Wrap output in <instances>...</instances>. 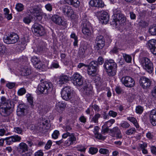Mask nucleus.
<instances>
[{
	"mask_svg": "<svg viewBox=\"0 0 156 156\" xmlns=\"http://www.w3.org/2000/svg\"><path fill=\"white\" fill-rule=\"evenodd\" d=\"M0 103V114L4 117L9 115L13 111L14 108V104L11 103L9 99L6 100L4 96L1 98Z\"/></svg>",
	"mask_w": 156,
	"mask_h": 156,
	"instance_id": "nucleus-1",
	"label": "nucleus"
},
{
	"mask_svg": "<svg viewBox=\"0 0 156 156\" xmlns=\"http://www.w3.org/2000/svg\"><path fill=\"white\" fill-rule=\"evenodd\" d=\"M53 88V85L51 83L44 81L39 84L37 87V91L39 94H47L51 92Z\"/></svg>",
	"mask_w": 156,
	"mask_h": 156,
	"instance_id": "nucleus-2",
	"label": "nucleus"
},
{
	"mask_svg": "<svg viewBox=\"0 0 156 156\" xmlns=\"http://www.w3.org/2000/svg\"><path fill=\"white\" fill-rule=\"evenodd\" d=\"M103 66L109 76H113L115 74L117 65L113 60L110 59L105 61Z\"/></svg>",
	"mask_w": 156,
	"mask_h": 156,
	"instance_id": "nucleus-3",
	"label": "nucleus"
},
{
	"mask_svg": "<svg viewBox=\"0 0 156 156\" xmlns=\"http://www.w3.org/2000/svg\"><path fill=\"white\" fill-rule=\"evenodd\" d=\"M141 64L144 68L149 73H151L153 71L154 67L153 63L147 58H143L140 60Z\"/></svg>",
	"mask_w": 156,
	"mask_h": 156,
	"instance_id": "nucleus-4",
	"label": "nucleus"
},
{
	"mask_svg": "<svg viewBox=\"0 0 156 156\" xmlns=\"http://www.w3.org/2000/svg\"><path fill=\"white\" fill-rule=\"evenodd\" d=\"M113 20L111 23L113 26L116 27L119 24L124 23L126 21V18L122 14H114L112 16Z\"/></svg>",
	"mask_w": 156,
	"mask_h": 156,
	"instance_id": "nucleus-5",
	"label": "nucleus"
},
{
	"mask_svg": "<svg viewBox=\"0 0 156 156\" xmlns=\"http://www.w3.org/2000/svg\"><path fill=\"white\" fill-rule=\"evenodd\" d=\"M73 90L69 86H66L62 89L61 92V96L65 100H67L71 98L73 96Z\"/></svg>",
	"mask_w": 156,
	"mask_h": 156,
	"instance_id": "nucleus-6",
	"label": "nucleus"
},
{
	"mask_svg": "<svg viewBox=\"0 0 156 156\" xmlns=\"http://www.w3.org/2000/svg\"><path fill=\"white\" fill-rule=\"evenodd\" d=\"M32 31L35 35L41 36L45 35L46 32L44 27L37 23H35L32 26Z\"/></svg>",
	"mask_w": 156,
	"mask_h": 156,
	"instance_id": "nucleus-7",
	"label": "nucleus"
},
{
	"mask_svg": "<svg viewBox=\"0 0 156 156\" xmlns=\"http://www.w3.org/2000/svg\"><path fill=\"white\" fill-rule=\"evenodd\" d=\"M87 73L92 76H95L97 74L98 63L96 61H93L88 65Z\"/></svg>",
	"mask_w": 156,
	"mask_h": 156,
	"instance_id": "nucleus-8",
	"label": "nucleus"
},
{
	"mask_svg": "<svg viewBox=\"0 0 156 156\" xmlns=\"http://www.w3.org/2000/svg\"><path fill=\"white\" fill-rule=\"evenodd\" d=\"M19 37L16 34L12 33L3 38L4 42L8 44H13L17 42Z\"/></svg>",
	"mask_w": 156,
	"mask_h": 156,
	"instance_id": "nucleus-9",
	"label": "nucleus"
},
{
	"mask_svg": "<svg viewBox=\"0 0 156 156\" xmlns=\"http://www.w3.org/2000/svg\"><path fill=\"white\" fill-rule=\"evenodd\" d=\"M96 15L99 18L101 22L105 24H107L109 20V16L108 13L104 11L101 10L97 12Z\"/></svg>",
	"mask_w": 156,
	"mask_h": 156,
	"instance_id": "nucleus-10",
	"label": "nucleus"
},
{
	"mask_svg": "<svg viewBox=\"0 0 156 156\" xmlns=\"http://www.w3.org/2000/svg\"><path fill=\"white\" fill-rule=\"evenodd\" d=\"M82 32L84 34L87 36H90L91 34L90 30V23L86 19H83L81 25Z\"/></svg>",
	"mask_w": 156,
	"mask_h": 156,
	"instance_id": "nucleus-11",
	"label": "nucleus"
},
{
	"mask_svg": "<svg viewBox=\"0 0 156 156\" xmlns=\"http://www.w3.org/2000/svg\"><path fill=\"white\" fill-rule=\"evenodd\" d=\"M95 43L96 45L94 46V48L97 50L102 49L105 45L104 38L101 35L97 37Z\"/></svg>",
	"mask_w": 156,
	"mask_h": 156,
	"instance_id": "nucleus-12",
	"label": "nucleus"
},
{
	"mask_svg": "<svg viewBox=\"0 0 156 156\" xmlns=\"http://www.w3.org/2000/svg\"><path fill=\"white\" fill-rule=\"evenodd\" d=\"M73 84L76 86H81L83 84V77L79 73H76L72 76Z\"/></svg>",
	"mask_w": 156,
	"mask_h": 156,
	"instance_id": "nucleus-13",
	"label": "nucleus"
},
{
	"mask_svg": "<svg viewBox=\"0 0 156 156\" xmlns=\"http://www.w3.org/2000/svg\"><path fill=\"white\" fill-rule=\"evenodd\" d=\"M151 81L148 78L145 77H141L139 80L140 86L144 89H147L150 87Z\"/></svg>",
	"mask_w": 156,
	"mask_h": 156,
	"instance_id": "nucleus-14",
	"label": "nucleus"
},
{
	"mask_svg": "<svg viewBox=\"0 0 156 156\" xmlns=\"http://www.w3.org/2000/svg\"><path fill=\"white\" fill-rule=\"evenodd\" d=\"M51 20L55 23L59 25L65 26L66 24V22L63 20L59 16L54 15L51 17Z\"/></svg>",
	"mask_w": 156,
	"mask_h": 156,
	"instance_id": "nucleus-15",
	"label": "nucleus"
},
{
	"mask_svg": "<svg viewBox=\"0 0 156 156\" xmlns=\"http://www.w3.org/2000/svg\"><path fill=\"white\" fill-rule=\"evenodd\" d=\"M62 10L64 15L68 17H71L74 14V11L72 7L65 5L62 8Z\"/></svg>",
	"mask_w": 156,
	"mask_h": 156,
	"instance_id": "nucleus-16",
	"label": "nucleus"
},
{
	"mask_svg": "<svg viewBox=\"0 0 156 156\" xmlns=\"http://www.w3.org/2000/svg\"><path fill=\"white\" fill-rule=\"evenodd\" d=\"M27 12L28 13H30L35 17H39L41 15L40 9L35 6L28 7Z\"/></svg>",
	"mask_w": 156,
	"mask_h": 156,
	"instance_id": "nucleus-17",
	"label": "nucleus"
},
{
	"mask_svg": "<svg viewBox=\"0 0 156 156\" xmlns=\"http://www.w3.org/2000/svg\"><path fill=\"white\" fill-rule=\"evenodd\" d=\"M83 93L87 96L91 97L93 95L92 87L90 84L84 86L83 88Z\"/></svg>",
	"mask_w": 156,
	"mask_h": 156,
	"instance_id": "nucleus-18",
	"label": "nucleus"
},
{
	"mask_svg": "<svg viewBox=\"0 0 156 156\" xmlns=\"http://www.w3.org/2000/svg\"><path fill=\"white\" fill-rule=\"evenodd\" d=\"M109 133L110 135L113 137H116L117 138L119 139L122 137L120 130L117 127L110 129Z\"/></svg>",
	"mask_w": 156,
	"mask_h": 156,
	"instance_id": "nucleus-19",
	"label": "nucleus"
},
{
	"mask_svg": "<svg viewBox=\"0 0 156 156\" xmlns=\"http://www.w3.org/2000/svg\"><path fill=\"white\" fill-rule=\"evenodd\" d=\"M27 107L24 104H20L17 107V114L19 116L24 115L27 112Z\"/></svg>",
	"mask_w": 156,
	"mask_h": 156,
	"instance_id": "nucleus-20",
	"label": "nucleus"
},
{
	"mask_svg": "<svg viewBox=\"0 0 156 156\" xmlns=\"http://www.w3.org/2000/svg\"><path fill=\"white\" fill-rule=\"evenodd\" d=\"M87 47L86 45H82L79 49L78 53V56L81 58L85 57L87 51Z\"/></svg>",
	"mask_w": 156,
	"mask_h": 156,
	"instance_id": "nucleus-21",
	"label": "nucleus"
},
{
	"mask_svg": "<svg viewBox=\"0 0 156 156\" xmlns=\"http://www.w3.org/2000/svg\"><path fill=\"white\" fill-rule=\"evenodd\" d=\"M89 4L93 7L98 8H103L104 6V3L101 0H91Z\"/></svg>",
	"mask_w": 156,
	"mask_h": 156,
	"instance_id": "nucleus-22",
	"label": "nucleus"
},
{
	"mask_svg": "<svg viewBox=\"0 0 156 156\" xmlns=\"http://www.w3.org/2000/svg\"><path fill=\"white\" fill-rule=\"evenodd\" d=\"M31 61L35 68L40 69L43 68V65L36 56L32 57Z\"/></svg>",
	"mask_w": 156,
	"mask_h": 156,
	"instance_id": "nucleus-23",
	"label": "nucleus"
},
{
	"mask_svg": "<svg viewBox=\"0 0 156 156\" xmlns=\"http://www.w3.org/2000/svg\"><path fill=\"white\" fill-rule=\"evenodd\" d=\"M150 120L153 126L156 125V109L152 110L149 115Z\"/></svg>",
	"mask_w": 156,
	"mask_h": 156,
	"instance_id": "nucleus-24",
	"label": "nucleus"
},
{
	"mask_svg": "<svg viewBox=\"0 0 156 156\" xmlns=\"http://www.w3.org/2000/svg\"><path fill=\"white\" fill-rule=\"evenodd\" d=\"M17 149L20 153H23L27 151L28 147L27 145L25 143L21 142L18 146Z\"/></svg>",
	"mask_w": 156,
	"mask_h": 156,
	"instance_id": "nucleus-25",
	"label": "nucleus"
},
{
	"mask_svg": "<svg viewBox=\"0 0 156 156\" xmlns=\"http://www.w3.org/2000/svg\"><path fill=\"white\" fill-rule=\"evenodd\" d=\"M64 1L67 4L76 8L78 7L80 5V2L78 0H64Z\"/></svg>",
	"mask_w": 156,
	"mask_h": 156,
	"instance_id": "nucleus-26",
	"label": "nucleus"
},
{
	"mask_svg": "<svg viewBox=\"0 0 156 156\" xmlns=\"http://www.w3.org/2000/svg\"><path fill=\"white\" fill-rule=\"evenodd\" d=\"M99 129V127L98 126H96L94 127V132L95 136L97 138L99 139H105V137L102 136L101 134L98 133Z\"/></svg>",
	"mask_w": 156,
	"mask_h": 156,
	"instance_id": "nucleus-27",
	"label": "nucleus"
},
{
	"mask_svg": "<svg viewBox=\"0 0 156 156\" xmlns=\"http://www.w3.org/2000/svg\"><path fill=\"white\" fill-rule=\"evenodd\" d=\"M31 73L32 71L27 66L23 68L21 70V74L23 76L29 75Z\"/></svg>",
	"mask_w": 156,
	"mask_h": 156,
	"instance_id": "nucleus-28",
	"label": "nucleus"
},
{
	"mask_svg": "<svg viewBox=\"0 0 156 156\" xmlns=\"http://www.w3.org/2000/svg\"><path fill=\"white\" fill-rule=\"evenodd\" d=\"M66 106L65 103L59 102L56 104V108L58 112H61L64 109Z\"/></svg>",
	"mask_w": 156,
	"mask_h": 156,
	"instance_id": "nucleus-29",
	"label": "nucleus"
},
{
	"mask_svg": "<svg viewBox=\"0 0 156 156\" xmlns=\"http://www.w3.org/2000/svg\"><path fill=\"white\" fill-rule=\"evenodd\" d=\"M69 80V78L66 75H62L59 78L58 82L59 84H62L67 82Z\"/></svg>",
	"mask_w": 156,
	"mask_h": 156,
	"instance_id": "nucleus-30",
	"label": "nucleus"
},
{
	"mask_svg": "<svg viewBox=\"0 0 156 156\" xmlns=\"http://www.w3.org/2000/svg\"><path fill=\"white\" fill-rule=\"evenodd\" d=\"M147 45L151 50L156 46V40L154 39H151L149 41Z\"/></svg>",
	"mask_w": 156,
	"mask_h": 156,
	"instance_id": "nucleus-31",
	"label": "nucleus"
},
{
	"mask_svg": "<svg viewBox=\"0 0 156 156\" xmlns=\"http://www.w3.org/2000/svg\"><path fill=\"white\" fill-rule=\"evenodd\" d=\"M135 84L133 79L129 76H127V87H133Z\"/></svg>",
	"mask_w": 156,
	"mask_h": 156,
	"instance_id": "nucleus-32",
	"label": "nucleus"
},
{
	"mask_svg": "<svg viewBox=\"0 0 156 156\" xmlns=\"http://www.w3.org/2000/svg\"><path fill=\"white\" fill-rule=\"evenodd\" d=\"M101 117V115L99 113H97L95 114L91 119V122L95 123H98V119Z\"/></svg>",
	"mask_w": 156,
	"mask_h": 156,
	"instance_id": "nucleus-33",
	"label": "nucleus"
},
{
	"mask_svg": "<svg viewBox=\"0 0 156 156\" xmlns=\"http://www.w3.org/2000/svg\"><path fill=\"white\" fill-rule=\"evenodd\" d=\"M48 120L45 118H42V119L41 120L40 122V125L41 126H40L42 128L47 129L46 128V126L48 125Z\"/></svg>",
	"mask_w": 156,
	"mask_h": 156,
	"instance_id": "nucleus-34",
	"label": "nucleus"
},
{
	"mask_svg": "<svg viewBox=\"0 0 156 156\" xmlns=\"http://www.w3.org/2000/svg\"><path fill=\"white\" fill-rule=\"evenodd\" d=\"M127 119L132 122L136 128H139V125L137 122L136 119L135 118L133 117H129L127 118Z\"/></svg>",
	"mask_w": 156,
	"mask_h": 156,
	"instance_id": "nucleus-35",
	"label": "nucleus"
},
{
	"mask_svg": "<svg viewBox=\"0 0 156 156\" xmlns=\"http://www.w3.org/2000/svg\"><path fill=\"white\" fill-rule=\"evenodd\" d=\"M149 32L152 35H156V26H151L149 29Z\"/></svg>",
	"mask_w": 156,
	"mask_h": 156,
	"instance_id": "nucleus-36",
	"label": "nucleus"
},
{
	"mask_svg": "<svg viewBox=\"0 0 156 156\" xmlns=\"http://www.w3.org/2000/svg\"><path fill=\"white\" fill-rule=\"evenodd\" d=\"M15 8L18 12H21L24 9L23 5L21 3H18L16 4Z\"/></svg>",
	"mask_w": 156,
	"mask_h": 156,
	"instance_id": "nucleus-37",
	"label": "nucleus"
},
{
	"mask_svg": "<svg viewBox=\"0 0 156 156\" xmlns=\"http://www.w3.org/2000/svg\"><path fill=\"white\" fill-rule=\"evenodd\" d=\"M115 122V120L114 119H111L105 122L104 126L108 128L109 127L111 126L112 124L114 123Z\"/></svg>",
	"mask_w": 156,
	"mask_h": 156,
	"instance_id": "nucleus-38",
	"label": "nucleus"
},
{
	"mask_svg": "<svg viewBox=\"0 0 156 156\" xmlns=\"http://www.w3.org/2000/svg\"><path fill=\"white\" fill-rule=\"evenodd\" d=\"M7 51V48L4 45H0V55H2L5 53Z\"/></svg>",
	"mask_w": 156,
	"mask_h": 156,
	"instance_id": "nucleus-39",
	"label": "nucleus"
},
{
	"mask_svg": "<svg viewBox=\"0 0 156 156\" xmlns=\"http://www.w3.org/2000/svg\"><path fill=\"white\" fill-rule=\"evenodd\" d=\"M5 140H6V144L8 145H10L14 143L13 139L12 136L9 137H7L4 139Z\"/></svg>",
	"mask_w": 156,
	"mask_h": 156,
	"instance_id": "nucleus-40",
	"label": "nucleus"
},
{
	"mask_svg": "<svg viewBox=\"0 0 156 156\" xmlns=\"http://www.w3.org/2000/svg\"><path fill=\"white\" fill-rule=\"evenodd\" d=\"M68 139L73 144L76 140V138L74 133H71Z\"/></svg>",
	"mask_w": 156,
	"mask_h": 156,
	"instance_id": "nucleus-41",
	"label": "nucleus"
},
{
	"mask_svg": "<svg viewBox=\"0 0 156 156\" xmlns=\"http://www.w3.org/2000/svg\"><path fill=\"white\" fill-rule=\"evenodd\" d=\"M12 96L11 99H9L11 101V103L14 104V105L18 101V97L14 94H12Z\"/></svg>",
	"mask_w": 156,
	"mask_h": 156,
	"instance_id": "nucleus-42",
	"label": "nucleus"
},
{
	"mask_svg": "<svg viewBox=\"0 0 156 156\" xmlns=\"http://www.w3.org/2000/svg\"><path fill=\"white\" fill-rule=\"evenodd\" d=\"M143 107L140 106L139 105L136 107V111L137 113L141 114L143 112Z\"/></svg>",
	"mask_w": 156,
	"mask_h": 156,
	"instance_id": "nucleus-43",
	"label": "nucleus"
},
{
	"mask_svg": "<svg viewBox=\"0 0 156 156\" xmlns=\"http://www.w3.org/2000/svg\"><path fill=\"white\" fill-rule=\"evenodd\" d=\"M98 149L96 148L91 147L90 148L89 152L92 154H96L98 151Z\"/></svg>",
	"mask_w": 156,
	"mask_h": 156,
	"instance_id": "nucleus-44",
	"label": "nucleus"
},
{
	"mask_svg": "<svg viewBox=\"0 0 156 156\" xmlns=\"http://www.w3.org/2000/svg\"><path fill=\"white\" fill-rule=\"evenodd\" d=\"M59 135V131L57 130H55L52 134V136L53 138L56 139L58 137Z\"/></svg>",
	"mask_w": 156,
	"mask_h": 156,
	"instance_id": "nucleus-45",
	"label": "nucleus"
},
{
	"mask_svg": "<svg viewBox=\"0 0 156 156\" xmlns=\"http://www.w3.org/2000/svg\"><path fill=\"white\" fill-rule=\"evenodd\" d=\"M91 107L92 108L94 109L95 111H97V112H99V111L101 110L100 108L96 104L94 105H91L90 107Z\"/></svg>",
	"mask_w": 156,
	"mask_h": 156,
	"instance_id": "nucleus-46",
	"label": "nucleus"
},
{
	"mask_svg": "<svg viewBox=\"0 0 156 156\" xmlns=\"http://www.w3.org/2000/svg\"><path fill=\"white\" fill-rule=\"evenodd\" d=\"M110 129H109L108 127H105L103 125L102 127V133L103 134H105L106 133L108 132L109 130L110 131Z\"/></svg>",
	"mask_w": 156,
	"mask_h": 156,
	"instance_id": "nucleus-47",
	"label": "nucleus"
},
{
	"mask_svg": "<svg viewBox=\"0 0 156 156\" xmlns=\"http://www.w3.org/2000/svg\"><path fill=\"white\" fill-rule=\"evenodd\" d=\"M13 131L16 133L20 134L23 132L22 129L19 127H15L14 128Z\"/></svg>",
	"mask_w": 156,
	"mask_h": 156,
	"instance_id": "nucleus-48",
	"label": "nucleus"
},
{
	"mask_svg": "<svg viewBox=\"0 0 156 156\" xmlns=\"http://www.w3.org/2000/svg\"><path fill=\"white\" fill-rule=\"evenodd\" d=\"M26 92L25 89L24 88H21L18 90L17 93L19 95L21 96L24 94Z\"/></svg>",
	"mask_w": 156,
	"mask_h": 156,
	"instance_id": "nucleus-49",
	"label": "nucleus"
},
{
	"mask_svg": "<svg viewBox=\"0 0 156 156\" xmlns=\"http://www.w3.org/2000/svg\"><path fill=\"white\" fill-rule=\"evenodd\" d=\"M52 144V142L50 140H48L44 148L46 150L49 149Z\"/></svg>",
	"mask_w": 156,
	"mask_h": 156,
	"instance_id": "nucleus-50",
	"label": "nucleus"
},
{
	"mask_svg": "<svg viewBox=\"0 0 156 156\" xmlns=\"http://www.w3.org/2000/svg\"><path fill=\"white\" fill-rule=\"evenodd\" d=\"M27 98L28 101L31 105H32L33 104V98L30 94L27 95Z\"/></svg>",
	"mask_w": 156,
	"mask_h": 156,
	"instance_id": "nucleus-51",
	"label": "nucleus"
},
{
	"mask_svg": "<svg viewBox=\"0 0 156 156\" xmlns=\"http://www.w3.org/2000/svg\"><path fill=\"white\" fill-rule=\"evenodd\" d=\"M99 152L100 153L103 154H107L109 153V151L106 149L101 148L99 150Z\"/></svg>",
	"mask_w": 156,
	"mask_h": 156,
	"instance_id": "nucleus-52",
	"label": "nucleus"
},
{
	"mask_svg": "<svg viewBox=\"0 0 156 156\" xmlns=\"http://www.w3.org/2000/svg\"><path fill=\"white\" fill-rule=\"evenodd\" d=\"M16 83H15L9 82L7 83L6 86L9 89L13 88L15 86Z\"/></svg>",
	"mask_w": 156,
	"mask_h": 156,
	"instance_id": "nucleus-53",
	"label": "nucleus"
},
{
	"mask_svg": "<svg viewBox=\"0 0 156 156\" xmlns=\"http://www.w3.org/2000/svg\"><path fill=\"white\" fill-rule=\"evenodd\" d=\"M23 20L25 23L27 24H29L31 21V20L30 17L29 16H27L24 18Z\"/></svg>",
	"mask_w": 156,
	"mask_h": 156,
	"instance_id": "nucleus-54",
	"label": "nucleus"
},
{
	"mask_svg": "<svg viewBox=\"0 0 156 156\" xmlns=\"http://www.w3.org/2000/svg\"><path fill=\"white\" fill-rule=\"evenodd\" d=\"M76 148H77V150L78 151L81 152L85 151L86 149V148L82 145H79L78 146L76 147Z\"/></svg>",
	"mask_w": 156,
	"mask_h": 156,
	"instance_id": "nucleus-55",
	"label": "nucleus"
},
{
	"mask_svg": "<svg viewBox=\"0 0 156 156\" xmlns=\"http://www.w3.org/2000/svg\"><path fill=\"white\" fill-rule=\"evenodd\" d=\"M14 142H19L21 139L20 136L17 135L12 136Z\"/></svg>",
	"mask_w": 156,
	"mask_h": 156,
	"instance_id": "nucleus-56",
	"label": "nucleus"
},
{
	"mask_svg": "<svg viewBox=\"0 0 156 156\" xmlns=\"http://www.w3.org/2000/svg\"><path fill=\"white\" fill-rule=\"evenodd\" d=\"M26 39L25 37H23L22 39V41L21 42V43L22 44H23L25 45L23 46V47H22V48L21 49V50H23L25 48V45H27L26 43L29 41V40L27 39V41H26Z\"/></svg>",
	"mask_w": 156,
	"mask_h": 156,
	"instance_id": "nucleus-57",
	"label": "nucleus"
},
{
	"mask_svg": "<svg viewBox=\"0 0 156 156\" xmlns=\"http://www.w3.org/2000/svg\"><path fill=\"white\" fill-rule=\"evenodd\" d=\"M44 153L41 150H38L34 153V156H43Z\"/></svg>",
	"mask_w": 156,
	"mask_h": 156,
	"instance_id": "nucleus-58",
	"label": "nucleus"
},
{
	"mask_svg": "<svg viewBox=\"0 0 156 156\" xmlns=\"http://www.w3.org/2000/svg\"><path fill=\"white\" fill-rule=\"evenodd\" d=\"M108 113L110 116H112L113 117H115L117 114V113L112 110L109 111Z\"/></svg>",
	"mask_w": 156,
	"mask_h": 156,
	"instance_id": "nucleus-59",
	"label": "nucleus"
},
{
	"mask_svg": "<svg viewBox=\"0 0 156 156\" xmlns=\"http://www.w3.org/2000/svg\"><path fill=\"white\" fill-rule=\"evenodd\" d=\"M45 8L47 10L49 11H51L52 10V6L50 3L46 4L45 5Z\"/></svg>",
	"mask_w": 156,
	"mask_h": 156,
	"instance_id": "nucleus-60",
	"label": "nucleus"
},
{
	"mask_svg": "<svg viewBox=\"0 0 156 156\" xmlns=\"http://www.w3.org/2000/svg\"><path fill=\"white\" fill-rule=\"evenodd\" d=\"M104 59L101 57H99L98 59V64L99 65H102L104 62Z\"/></svg>",
	"mask_w": 156,
	"mask_h": 156,
	"instance_id": "nucleus-61",
	"label": "nucleus"
},
{
	"mask_svg": "<svg viewBox=\"0 0 156 156\" xmlns=\"http://www.w3.org/2000/svg\"><path fill=\"white\" fill-rule=\"evenodd\" d=\"M121 82L126 87H127V80L126 76L123 77L121 79Z\"/></svg>",
	"mask_w": 156,
	"mask_h": 156,
	"instance_id": "nucleus-62",
	"label": "nucleus"
},
{
	"mask_svg": "<svg viewBox=\"0 0 156 156\" xmlns=\"http://www.w3.org/2000/svg\"><path fill=\"white\" fill-rule=\"evenodd\" d=\"M135 132V129L134 128H132L127 130V134H132Z\"/></svg>",
	"mask_w": 156,
	"mask_h": 156,
	"instance_id": "nucleus-63",
	"label": "nucleus"
},
{
	"mask_svg": "<svg viewBox=\"0 0 156 156\" xmlns=\"http://www.w3.org/2000/svg\"><path fill=\"white\" fill-rule=\"evenodd\" d=\"M151 94L153 97L156 98V86L151 91Z\"/></svg>",
	"mask_w": 156,
	"mask_h": 156,
	"instance_id": "nucleus-64",
	"label": "nucleus"
}]
</instances>
